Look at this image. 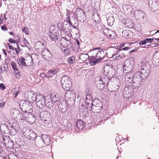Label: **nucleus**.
<instances>
[{"instance_id": "1", "label": "nucleus", "mask_w": 159, "mask_h": 159, "mask_svg": "<svg viewBox=\"0 0 159 159\" xmlns=\"http://www.w3.org/2000/svg\"><path fill=\"white\" fill-rule=\"evenodd\" d=\"M100 49L97 48H94L93 50L90 52V61L94 63V64L96 63L99 61H101L102 58V54L101 52H98L96 53L94 51V50Z\"/></svg>"}, {"instance_id": "2", "label": "nucleus", "mask_w": 159, "mask_h": 159, "mask_svg": "<svg viewBox=\"0 0 159 159\" xmlns=\"http://www.w3.org/2000/svg\"><path fill=\"white\" fill-rule=\"evenodd\" d=\"M61 83L62 88L65 90H69L72 87L71 80L68 76H63Z\"/></svg>"}, {"instance_id": "3", "label": "nucleus", "mask_w": 159, "mask_h": 159, "mask_svg": "<svg viewBox=\"0 0 159 159\" xmlns=\"http://www.w3.org/2000/svg\"><path fill=\"white\" fill-rule=\"evenodd\" d=\"M22 131L23 134L29 139L33 140L36 137V133L32 129L30 128H24Z\"/></svg>"}, {"instance_id": "4", "label": "nucleus", "mask_w": 159, "mask_h": 159, "mask_svg": "<svg viewBox=\"0 0 159 159\" xmlns=\"http://www.w3.org/2000/svg\"><path fill=\"white\" fill-rule=\"evenodd\" d=\"M37 105L39 107H44L46 105V99L45 97L41 94L37 95L35 97Z\"/></svg>"}, {"instance_id": "5", "label": "nucleus", "mask_w": 159, "mask_h": 159, "mask_svg": "<svg viewBox=\"0 0 159 159\" xmlns=\"http://www.w3.org/2000/svg\"><path fill=\"white\" fill-rule=\"evenodd\" d=\"M2 138V140L1 142L4 143L7 147L10 149L13 148L14 146L13 141L9 137L3 135Z\"/></svg>"}, {"instance_id": "6", "label": "nucleus", "mask_w": 159, "mask_h": 159, "mask_svg": "<svg viewBox=\"0 0 159 159\" xmlns=\"http://www.w3.org/2000/svg\"><path fill=\"white\" fill-rule=\"evenodd\" d=\"M145 76H146V71L143 67H142L140 71H137L134 74V77L141 80Z\"/></svg>"}, {"instance_id": "7", "label": "nucleus", "mask_w": 159, "mask_h": 159, "mask_svg": "<svg viewBox=\"0 0 159 159\" xmlns=\"http://www.w3.org/2000/svg\"><path fill=\"white\" fill-rule=\"evenodd\" d=\"M49 37L51 39L55 41L57 40L59 35V31L57 29H52L51 28L49 29Z\"/></svg>"}, {"instance_id": "8", "label": "nucleus", "mask_w": 159, "mask_h": 159, "mask_svg": "<svg viewBox=\"0 0 159 159\" xmlns=\"http://www.w3.org/2000/svg\"><path fill=\"white\" fill-rule=\"evenodd\" d=\"M75 14L78 19L80 21H84V20L85 14L83 10L82 9L78 8L76 9Z\"/></svg>"}, {"instance_id": "9", "label": "nucleus", "mask_w": 159, "mask_h": 159, "mask_svg": "<svg viewBox=\"0 0 159 159\" xmlns=\"http://www.w3.org/2000/svg\"><path fill=\"white\" fill-rule=\"evenodd\" d=\"M35 48L38 52L42 53L46 49L45 46L43 43L40 41L37 42L36 43Z\"/></svg>"}, {"instance_id": "10", "label": "nucleus", "mask_w": 159, "mask_h": 159, "mask_svg": "<svg viewBox=\"0 0 159 159\" xmlns=\"http://www.w3.org/2000/svg\"><path fill=\"white\" fill-rule=\"evenodd\" d=\"M152 0H149V5L152 11H159V3L156 2H154L152 1Z\"/></svg>"}, {"instance_id": "11", "label": "nucleus", "mask_w": 159, "mask_h": 159, "mask_svg": "<svg viewBox=\"0 0 159 159\" xmlns=\"http://www.w3.org/2000/svg\"><path fill=\"white\" fill-rule=\"evenodd\" d=\"M29 115H28V116H30V117H33L34 115L31 113V112H30L29 111ZM28 113H25L24 115L25 116H24V114H20V118L19 120V122L20 124H22V125H23V124L24 123V122L25 120H26V118H29V116H26L27 114Z\"/></svg>"}, {"instance_id": "12", "label": "nucleus", "mask_w": 159, "mask_h": 159, "mask_svg": "<svg viewBox=\"0 0 159 159\" xmlns=\"http://www.w3.org/2000/svg\"><path fill=\"white\" fill-rule=\"evenodd\" d=\"M134 15L135 17L137 19L141 20L144 18L145 13L141 11H137Z\"/></svg>"}, {"instance_id": "13", "label": "nucleus", "mask_w": 159, "mask_h": 159, "mask_svg": "<svg viewBox=\"0 0 159 159\" xmlns=\"http://www.w3.org/2000/svg\"><path fill=\"white\" fill-rule=\"evenodd\" d=\"M43 57L46 60H49L52 57V55L51 52L47 49L45 50L42 52Z\"/></svg>"}, {"instance_id": "14", "label": "nucleus", "mask_w": 159, "mask_h": 159, "mask_svg": "<svg viewBox=\"0 0 159 159\" xmlns=\"http://www.w3.org/2000/svg\"><path fill=\"white\" fill-rule=\"evenodd\" d=\"M25 61V66L30 67L32 66L33 64V62L32 58L30 57L24 58Z\"/></svg>"}, {"instance_id": "15", "label": "nucleus", "mask_w": 159, "mask_h": 159, "mask_svg": "<svg viewBox=\"0 0 159 159\" xmlns=\"http://www.w3.org/2000/svg\"><path fill=\"white\" fill-rule=\"evenodd\" d=\"M125 55L124 53H119V51H116V53H114L112 56V58L116 60H119L121 58L124 57Z\"/></svg>"}, {"instance_id": "16", "label": "nucleus", "mask_w": 159, "mask_h": 159, "mask_svg": "<svg viewBox=\"0 0 159 159\" xmlns=\"http://www.w3.org/2000/svg\"><path fill=\"white\" fill-rule=\"evenodd\" d=\"M62 47L64 48L67 47L70 43L69 40L67 39L66 37L62 38L60 41Z\"/></svg>"}, {"instance_id": "17", "label": "nucleus", "mask_w": 159, "mask_h": 159, "mask_svg": "<svg viewBox=\"0 0 159 159\" xmlns=\"http://www.w3.org/2000/svg\"><path fill=\"white\" fill-rule=\"evenodd\" d=\"M58 70L57 69H52L47 72V75H45L46 77H51L54 74H56L57 73Z\"/></svg>"}, {"instance_id": "18", "label": "nucleus", "mask_w": 159, "mask_h": 159, "mask_svg": "<svg viewBox=\"0 0 159 159\" xmlns=\"http://www.w3.org/2000/svg\"><path fill=\"white\" fill-rule=\"evenodd\" d=\"M42 139L43 142L46 145H49L50 143V138L47 135H43Z\"/></svg>"}, {"instance_id": "19", "label": "nucleus", "mask_w": 159, "mask_h": 159, "mask_svg": "<svg viewBox=\"0 0 159 159\" xmlns=\"http://www.w3.org/2000/svg\"><path fill=\"white\" fill-rule=\"evenodd\" d=\"M41 117L42 118V119L44 120V121L47 120L49 118V114L46 111H42L41 112L40 114Z\"/></svg>"}, {"instance_id": "20", "label": "nucleus", "mask_w": 159, "mask_h": 159, "mask_svg": "<svg viewBox=\"0 0 159 159\" xmlns=\"http://www.w3.org/2000/svg\"><path fill=\"white\" fill-rule=\"evenodd\" d=\"M125 69L124 70V72L126 74L125 75L126 78H128L130 80L132 79V78L133 76V75L131 72V69H130L129 70H128L127 71H126V68L125 67Z\"/></svg>"}, {"instance_id": "21", "label": "nucleus", "mask_w": 159, "mask_h": 159, "mask_svg": "<svg viewBox=\"0 0 159 159\" xmlns=\"http://www.w3.org/2000/svg\"><path fill=\"white\" fill-rule=\"evenodd\" d=\"M102 107H101V106H92L91 110L92 112L94 113H99L100 111L102 109Z\"/></svg>"}, {"instance_id": "22", "label": "nucleus", "mask_w": 159, "mask_h": 159, "mask_svg": "<svg viewBox=\"0 0 159 159\" xmlns=\"http://www.w3.org/2000/svg\"><path fill=\"white\" fill-rule=\"evenodd\" d=\"M84 123L81 120H78L76 122V126L78 129L81 130L84 128Z\"/></svg>"}, {"instance_id": "23", "label": "nucleus", "mask_w": 159, "mask_h": 159, "mask_svg": "<svg viewBox=\"0 0 159 159\" xmlns=\"http://www.w3.org/2000/svg\"><path fill=\"white\" fill-rule=\"evenodd\" d=\"M129 5L127 4L124 5L123 6L124 11L125 12L126 11V13L128 15L131 14L132 13V11H130V9H129Z\"/></svg>"}, {"instance_id": "24", "label": "nucleus", "mask_w": 159, "mask_h": 159, "mask_svg": "<svg viewBox=\"0 0 159 159\" xmlns=\"http://www.w3.org/2000/svg\"><path fill=\"white\" fill-rule=\"evenodd\" d=\"M17 63L20 66H25L24 58L23 57H21L17 61Z\"/></svg>"}, {"instance_id": "25", "label": "nucleus", "mask_w": 159, "mask_h": 159, "mask_svg": "<svg viewBox=\"0 0 159 159\" xmlns=\"http://www.w3.org/2000/svg\"><path fill=\"white\" fill-rule=\"evenodd\" d=\"M50 98L53 102H56L58 100V96L55 93H52L51 94Z\"/></svg>"}, {"instance_id": "26", "label": "nucleus", "mask_w": 159, "mask_h": 159, "mask_svg": "<svg viewBox=\"0 0 159 159\" xmlns=\"http://www.w3.org/2000/svg\"><path fill=\"white\" fill-rule=\"evenodd\" d=\"M121 21L123 24L126 25V26L129 28H130L131 27L133 26V24L131 21L126 22V21L125 19H123L121 20Z\"/></svg>"}, {"instance_id": "27", "label": "nucleus", "mask_w": 159, "mask_h": 159, "mask_svg": "<svg viewBox=\"0 0 159 159\" xmlns=\"http://www.w3.org/2000/svg\"><path fill=\"white\" fill-rule=\"evenodd\" d=\"M92 106H101V107H102V104L100 100L96 99L94 100L93 103L92 104Z\"/></svg>"}, {"instance_id": "28", "label": "nucleus", "mask_w": 159, "mask_h": 159, "mask_svg": "<svg viewBox=\"0 0 159 159\" xmlns=\"http://www.w3.org/2000/svg\"><path fill=\"white\" fill-rule=\"evenodd\" d=\"M22 31L23 33H24L26 35H29L30 34L29 29L27 26H25L22 29Z\"/></svg>"}, {"instance_id": "29", "label": "nucleus", "mask_w": 159, "mask_h": 159, "mask_svg": "<svg viewBox=\"0 0 159 159\" xmlns=\"http://www.w3.org/2000/svg\"><path fill=\"white\" fill-rule=\"evenodd\" d=\"M108 24L110 26H112L114 23V19L113 18L109 17L107 19Z\"/></svg>"}, {"instance_id": "30", "label": "nucleus", "mask_w": 159, "mask_h": 159, "mask_svg": "<svg viewBox=\"0 0 159 159\" xmlns=\"http://www.w3.org/2000/svg\"><path fill=\"white\" fill-rule=\"evenodd\" d=\"M67 60L68 63L72 64L75 61V58L74 56L69 57L68 58Z\"/></svg>"}, {"instance_id": "31", "label": "nucleus", "mask_w": 159, "mask_h": 159, "mask_svg": "<svg viewBox=\"0 0 159 159\" xmlns=\"http://www.w3.org/2000/svg\"><path fill=\"white\" fill-rule=\"evenodd\" d=\"M25 95H27V97L29 98H33L34 94V92L32 91H29L25 93Z\"/></svg>"}, {"instance_id": "32", "label": "nucleus", "mask_w": 159, "mask_h": 159, "mask_svg": "<svg viewBox=\"0 0 159 159\" xmlns=\"http://www.w3.org/2000/svg\"><path fill=\"white\" fill-rule=\"evenodd\" d=\"M116 33L115 32L111 30L109 31V34L108 37L110 39H114L116 37Z\"/></svg>"}, {"instance_id": "33", "label": "nucleus", "mask_w": 159, "mask_h": 159, "mask_svg": "<svg viewBox=\"0 0 159 159\" xmlns=\"http://www.w3.org/2000/svg\"><path fill=\"white\" fill-rule=\"evenodd\" d=\"M89 56L87 54H83L80 55V59L83 61H86L88 58Z\"/></svg>"}, {"instance_id": "34", "label": "nucleus", "mask_w": 159, "mask_h": 159, "mask_svg": "<svg viewBox=\"0 0 159 159\" xmlns=\"http://www.w3.org/2000/svg\"><path fill=\"white\" fill-rule=\"evenodd\" d=\"M11 64L12 68L14 71H18V69L16 67V65L15 62L14 61H12L11 62Z\"/></svg>"}, {"instance_id": "35", "label": "nucleus", "mask_w": 159, "mask_h": 159, "mask_svg": "<svg viewBox=\"0 0 159 159\" xmlns=\"http://www.w3.org/2000/svg\"><path fill=\"white\" fill-rule=\"evenodd\" d=\"M123 95L124 97L126 98H129L131 96V94L129 92L126 93V92L125 93L124 92Z\"/></svg>"}, {"instance_id": "36", "label": "nucleus", "mask_w": 159, "mask_h": 159, "mask_svg": "<svg viewBox=\"0 0 159 159\" xmlns=\"http://www.w3.org/2000/svg\"><path fill=\"white\" fill-rule=\"evenodd\" d=\"M119 88V85H114L113 87L112 90L111 92H116Z\"/></svg>"}, {"instance_id": "37", "label": "nucleus", "mask_w": 159, "mask_h": 159, "mask_svg": "<svg viewBox=\"0 0 159 159\" xmlns=\"http://www.w3.org/2000/svg\"><path fill=\"white\" fill-rule=\"evenodd\" d=\"M111 31L108 29H104L103 30L104 33L108 37L109 34V31Z\"/></svg>"}, {"instance_id": "38", "label": "nucleus", "mask_w": 159, "mask_h": 159, "mask_svg": "<svg viewBox=\"0 0 159 159\" xmlns=\"http://www.w3.org/2000/svg\"><path fill=\"white\" fill-rule=\"evenodd\" d=\"M23 42L24 44L23 45V46H27L29 44V42L25 38H23Z\"/></svg>"}, {"instance_id": "39", "label": "nucleus", "mask_w": 159, "mask_h": 159, "mask_svg": "<svg viewBox=\"0 0 159 159\" xmlns=\"http://www.w3.org/2000/svg\"><path fill=\"white\" fill-rule=\"evenodd\" d=\"M2 30L4 31H7L8 30L7 27H6V25L5 24H4L1 27Z\"/></svg>"}, {"instance_id": "40", "label": "nucleus", "mask_w": 159, "mask_h": 159, "mask_svg": "<svg viewBox=\"0 0 159 159\" xmlns=\"http://www.w3.org/2000/svg\"><path fill=\"white\" fill-rule=\"evenodd\" d=\"M125 43L121 44L120 46H119V47H118V49L119 51H120L122 50H121L122 49H123L122 48L124 46Z\"/></svg>"}, {"instance_id": "41", "label": "nucleus", "mask_w": 159, "mask_h": 159, "mask_svg": "<svg viewBox=\"0 0 159 159\" xmlns=\"http://www.w3.org/2000/svg\"><path fill=\"white\" fill-rule=\"evenodd\" d=\"M6 89V87L2 83L0 84V89L2 90H3Z\"/></svg>"}, {"instance_id": "42", "label": "nucleus", "mask_w": 159, "mask_h": 159, "mask_svg": "<svg viewBox=\"0 0 159 159\" xmlns=\"http://www.w3.org/2000/svg\"><path fill=\"white\" fill-rule=\"evenodd\" d=\"M96 86L98 89H102V88H103V85L102 84H97Z\"/></svg>"}, {"instance_id": "43", "label": "nucleus", "mask_w": 159, "mask_h": 159, "mask_svg": "<svg viewBox=\"0 0 159 159\" xmlns=\"http://www.w3.org/2000/svg\"><path fill=\"white\" fill-rule=\"evenodd\" d=\"M4 19L2 16H0V25H2L4 23Z\"/></svg>"}, {"instance_id": "44", "label": "nucleus", "mask_w": 159, "mask_h": 159, "mask_svg": "<svg viewBox=\"0 0 159 159\" xmlns=\"http://www.w3.org/2000/svg\"><path fill=\"white\" fill-rule=\"evenodd\" d=\"M147 43V42H153V39H151V38H148L145 39Z\"/></svg>"}, {"instance_id": "45", "label": "nucleus", "mask_w": 159, "mask_h": 159, "mask_svg": "<svg viewBox=\"0 0 159 159\" xmlns=\"http://www.w3.org/2000/svg\"><path fill=\"white\" fill-rule=\"evenodd\" d=\"M147 43L145 39L141 41H140L139 43V44L140 45H143Z\"/></svg>"}, {"instance_id": "46", "label": "nucleus", "mask_w": 159, "mask_h": 159, "mask_svg": "<svg viewBox=\"0 0 159 159\" xmlns=\"http://www.w3.org/2000/svg\"><path fill=\"white\" fill-rule=\"evenodd\" d=\"M67 22L69 24H72L71 21L70 20V17L69 16L67 15Z\"/></svg>"}, {"instance_id": "47", "label": "nucleus", "mask_w": 159, "mask_h": 159, "mask_svg": "<svg viewBox=\"0 0 159 159\" xmlns=\"http://www.w3.org/2000/svg\"><path fill=\"white\" fill-rule=\"evenodd\" d=\"M64 52L65 53L66 52V55H68L69 53V49H68V48H66L64 50Z\"/></svg>"}, {"instance_id": "48", "label": "nucleus", "mask_w": 159, "mask_h": 159, "mask_svg": "<svg viewBox=\"0 0 159 159\" xmlns=\"http://www.w3.org/2000/svg\"><path fill=\"white\" fill-rule=\"evenodd\" d=\"M131 48L129 47H125L124 48H123V49H121V50H124V51H128Z\"/></svg>"}, {"instance_id": "49", "label": "nucleus", "mask_w": 159, "mask_h": 159, "mask_svg": "<svg viewBox=\"0 0 159 159\" xmlns=\"http://www.w3.org/2000/svg\"><path fill=\"white\" fill-rule=\"evenodd\" d=\"M9 42L11 43H15V41H14L12 38H10L8 40Z\"/></svg>"}, {"instance_id": "50", "label": "nucleus", "mask_w": 159, "mask_h": 159, "mask_svg": "<svg viewBox=\"0 0 159 159\" xmlns=\"http://www.w3.org/2000/svg\"><path fill=\"white\" fill-rule=\"evenodd\" d=\"M15 156L13 154H10L9 155V159H12V157H14Z\"/></svg>"}, {"instance_id": "51", "label": "nucleus", "mask_w": 159, "mask_h": 159, "mask_svg": "<svg viewBox=\"0 0 159 159\" xmlns=\"http://www.w3.org/2000/svg\"><path fill=\"white\" fill-rule=\"evenodd\" d=\"M5 104V102H3L2 103H0V109L1 108L3 107Z\"/></svg>"}, {"instance_id": "52", "label": "nucleus", "mask_w": 159, "mask_h": 159, "mask_svg": "<svg viewBox=\"0 0 159 159\" xmlns=\"http://www.w3.org/2000/svg\"><path fill=\"white\" fill-rule=\"evenodd\" d=\"M8 46L9 48L10 49H11L12 50H14V48L9 43L8 44Z\"/></svg>"}, {"instance_id": "53", "label": "nucleus", "mask_w": 159, "mask_h": 159, "mask_svg": "<svg viewBox=\"0 0 159 159\" xmlns=\"http://www.w3.org/2000/svg\"><path fill=\"white\" fill-rule=\"evenodd\" d=\"M14 49L16 52V54H17V55H18L19 54V52H20V51H19V50L16 48H15Z\"/></svg>"}, {"instance_id": "54", "label": "nucleus", "mask_w": 159, "mask_h": 159, "mask_svg": "<svg viewBox=\"0 0 159 159\" xmlns=\"http://www.w3.org/2000/svg\"><path fill=\"white\" fill-rule=\"evenodd\" d=\"M4 53V54L6 56L7 55V53H6V52H5V50L4 49H2V50Z\"/></svg>"}, {"instance_id": "55", "label": "nucleus", "mask_w": 159, "mask_h": 159, "mask_svg": "<svg viewBox=\"0 0 159 159\" xmlns=\"http://www.w3.org/2000/svg\"><path fill=\"white\" fill-rule=\"evenodd\" d=\"M90 97V95H87L86 96V99L87 100H88V98L89 97V99H90L89 98Z\"/></svg>"}, {"instance_id": "56", "label": "nucleus", "mask_w": 159, "mask_h": 159, "mask_svg": "<svg viewBox=\"0 0 159 159\" xmlns=\"http://www.w3.org/2000/svg\"><path fill=\"white\" fill-rule=\"evenodd\" d=\"M17 49L19 50V51H21V49H20V47L17 44Z\"/></svg>"}, {"instance_id": "57", "label": "nucleus", "mask_w": 159, "mask_h": 159, "mask_svg": "<svg viewBox=\"0 0 159 159\" xmlns=\"http://www.w3.org/2000/svg\"><path fill=\"white\" fill-rule=\"evenodd\" d=\"M0 159H6L5 157H3L2 156L0 155Z\"/></svg>"}, {"instance_id": "58", "label": "nucleus", "mask_w": 159, "mask_h": 159, "mask_svg": "<svg viewBox=\"0 0 159 159\" xmlns=\"http://www.w3.org/2000/svg\"><path fill=\"white\" fill-rule=\"evenodd\" d=\"M9 34L10 35H11L13 36H14V33L12 32H11L9 33Z\"/></svg>"}, {"instance_id": "59", "label": "nucleus", "mask_w": 159, "mask_h": 159, "mask_svg": "<svg viewBox=\"0 0 159 159\" xmlns=\"http://www.w3.org/2000/svg\"><path fill=\"white\" fill-rule=\"evenodd\" d=\"M136 51V50H131V51H129V52L130 53V52H134Z\"/></svg>"}, {"instance_id": "60", "label": "nucleus", "mask_w": 159, "mask_h": 159, "mask_svg": "<svg viewBox=\"0 0 159 159\" xmlns=\"http://www.w3.org/2000/svg\"><path fill=\"white\" fill-rule=\"evenodd\" d=\"M2 150V148H1L0 147V153H1V152Z\"/></svg>"}, {"instance_id": "61", "label": "nucleus", "mask_w": 159, "mask_h": 159, "mask_svg": "<svg viewBox=\"0 0 159 159\" xmlns=\"http://www.w3.org/2000/svg\"><path fill=\"white\" fill-rule=\"evenodd\" d=\"M4 19H5V20H7V18H6V17H5V16H4Z\"/></svg>"}, {"instance_id": "62", "label": "nucleus", "mask_w": 159, "mask_h": 159, "mask_svg": "<svg viewBox=\"0 0 159 159\" xmlns=\"http://www.w3.org/2000/svg\"><path fill=\"white\" fill-rule=\"evenodd\" d=\"M159 33V30H158L156 32V33Z\"/></svg>"}, {"instance_id": "63", "label": "nucleus", "mask_w": 159, "mask_h": 159, "mask_svg": "<svg viewBox=\"0 0 159 159\" xmlns=\"http://www.w3.org/2000/svg\"><path fill=\"white\" fill-rule=\"evenodd\" d=\"M77 44H78V45L79 44V42L78 41V42H77Z\"/></svg>"}, {"instance_id": "64", "label": "nucleus", "mask_w": 159, "mask_h": 159, "mask_svg": "<svg viewBox=\"0 0 159 159\" xmlns=\"http://www.w3.org/2000/svg\"><path fill=\"white\" fill-rule=\"evenodd\" d=\"M1 59V55L0 54V59Z\"/></svg>"}]
</instances>
